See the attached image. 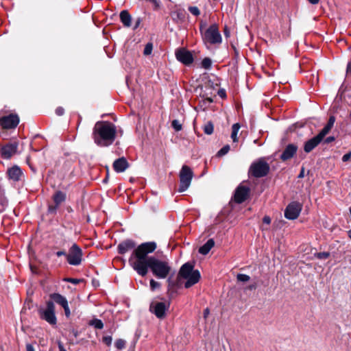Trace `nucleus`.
Returning a JSON list of instances; mask_svg holds the SVG:
<instances>
[{
	"mask_svg": "<svg viewBox=\"0 0 351 351\" xmlns=\"http://www.w3.org/2000/svg\"><path fill=\"white\" fill-rule=\"evenodd\" d=\"M150 287L152 291L158 289L160 287V283L154 280V279L150 280Z\"/></svg>",
	"mask_w": 351,
	"mask_h": 351,
	"instance_id": "36",
	"label": "nucleus"
},
{
	"mask_svg": "<svg viewBox=\"0 0 351 351\" xmlns=\"http://www.w3.org/2000/svg\"><path fill=\"white\" fill-rule=\"evenodd\" d=\"M214 130V126L212 122L209 121L204 126V132L206 134H213Z\"/></svg>",
	"mask_w": 351,
	"mask_h": 351,
	"instance_id": "29",
	"label": "nucleus"
},
{
	"mask_svg": "<svg viewBox=\"0 0 351 351\" xmlns=\"http://www.w3.org/2000/svg\"><path fill=\"white\" fill-rule=\"evenodd\" d=\"M89 325L95 327L97 329H102L104 324L101 319H93L89 322Z\"/></svg>",
	"mask_w": 351,
	"mask_h": 351,
	"instance_id": "28",
	"label": "nucleus"
},
{
	"mask_svg": "<svg viewBox=\"0 0 351 351\" xmlns=\"http://www.w3.org/2000/svg\"><path fill=\"white\" fill-rule=\"evenodd\" d=\"M217 94L221 98H226V90L223 88H221V89L218 90Z\"/></svg>",
	"mask_w": 351,
	"mask_h": 351,
	"instance_id": "41",
	"label": "nucleus"
},
{
	"mask_svg": "<svg viewBox=\"0 0 351 351\" xmlns=\"http://www.w3.org/2000/svg\"><path fill=\"white\" fill-rule=\"evenodd\" d=\"M215 241L213 239H210L207 242L199 248V252L201 254L206 255L210 250L214 247Z\"/></svg>",
	"mask_w": 351,
	"mask_h": 351,
	"instance_id": "24",
	"label": "nucleus"
},
{
	"mask_svg": "<svg viewBox=\"0 0 351 351\" xmlns=\"http://www.w3.org/2000/svg\"><path fill=\"white\" fill-rule=\"evenodd\" d=\"M49 297L51 299L50 301L60 304L64 308L66 317H69L71 315V311L66 298L60 293H56L50 294Z\"/></svg>",
	"mask_w": 351,
	"mask_h": 351,
	"instance_id": "11",
	"label": "nucleus"
},
{
	"mask_svg": "<svg viewBox=\"0 0 351 351\" xmlns=\"http://www.w3.org/2000/svg\"><path fill=\"white\" fill-rule=\"evenodd\" d=\"M64 113V109L62 107H58L56 110V114L58 116H62Z\"/></svg>",
	"mask_w": 351,
	"mask_h": 351,
	"instance_id": "42",
	"label": "nucleus"
},
{
	"mask_svg": "<svg viewBox=\"0 0 351 351\" xmlns=\"http://www.w3.org/2000/svg\"><path fill=\"white\" fill-rule=\"evenodd\" d=\"M8 176L9 179L16 182L21 180L23 176V172L19 167L15 165L8 169Z\"/></svg>",
	"mask_w": 351,
	"mask_h": 351,
	"instance_id": "19",
	"label": "nucleus"
},
{
	"mask_svg": "<svg viewBox=\"0 0 351 351\" xmlns=\"http://www.w3.org/2000/svg\"><path fill=\"white\" fill-rule=\"evenodd\" d=\"M189 10L190 11V12L192 14H193L195 16H198L200 14V11H199V8L196 6L189 7Z\"/></svg>",
	"mask_w": 351,
	"mask_h": 351,
	"instance_id": "37",
	"label": "nucleus"
},
{
	"mask_svg": "<svg viewBox=\"0 0 351 351\" xmlns=\"http://www.w3.org/2000/svg\"><path fill=\"white\" fill-rule=\"evenodd\" d=\"M170 306L169 302H153L149 306V311L156 317L160 319H162L166 316V312Z\"/></svg>",
	"mask_w": 351,
	"mask_h": 351,
	"instance_id": "8",
	"label": "nucleus"
},
{
	"mask_svg": "<svg viewBox=\"0 0 351 351\" xmlns=\"http://www.w3.org/2000/svg\"><path fill=\"white\" fill-rule=\"evenodd\" d=\"M157 247L154 241L143 243L131 254L129 263L137 274L145 276L149 269L153 275L159 279L166 278L171 271L168 259H160L154 256H149Z\"/></svg>",
	"mask_w": 351,
	"mask_h": 351,
	"instance_id": "1",
	"label": "nucleus"
},
{
	"mask_svg": "<svg viewBox=\"0 0 351 351\" xmlns=\"http://www.w3.org/2000/svg\"><path fill=\"white\" fill-rule=\"evenodd\" d=\"M66 282H71L72 284H74V285H77L82 280L80 279H77V278H66L64 280Z\"/></svg>",
	"mask_w": 351,
	"mask_h": 351,
	"instance_id": "40",
	"label": "nucleus"
},
{
	"mask_svg": "<svg viewBox=\"0 0 351 351\" xmlns=\"http://www.w3.org/2000/svg\"><path fill=\"white\" fill-rule=\"evenodd\" d=\"M180 187L179 192L185 191L190 186L193 173L192 169L187 165H183L180 171Z\"/></svg>",
	"mask_w": 351,
	"mask_h": 351,
	"instance_id": "4",
	"label": "nucleus"
},
{
	"mask_svg": "<svg viewBox=\"0 0 351 351\" xmlns=\"http://www.w3.org/2000/svg\"><path fill=\"white\" fill-rule=\"evenodd\" d=\"M350 157H351V152L343 155V156L342 157V160L343 162H346L350 160Z\"/></svg>",
	"mask_w": 351,
	"mask_h": 351,
	"instance_id": "43",
	"label": "nucleus"
},
{
	"mask_svg": "<svg viewBox=\"0 0 351 351\" xmlns=\"http://www.w3.org/2000/svg\"><path fill=\"white\" fill-rule=\"evenodd\" d=\"M26 350L27 351H35L34 348L32 344H27Z\"/></svg>",
	"mask_w": 351,
	"mask_h": 351,
	"instance_id": "48",
	"label": "nucleus"
},
{
	"mask_svg": "<svg viewBox=\"0 0 351 351\" xmlns=\"http://www.w3.org/2000/svg\"><path fill=\"white\" fill-rule=\"evenodd\" d=\"M187 278H184L186 281L184 284L185 288H189L197 283L200 279V273L198 270H194L192 273H191Z\"/></svg>",
	"mask_w": 351,
	"mask_h": 351,
	"instance_id": "18",
	"label": "nucleus"
},
{
	"mask_svg": "<svg viewBox=\"0 0 351 351\" xmlns=\"http://www.w3.org/2000/svg\"><path fill=\"white\" fill-rule=\"evenodd\" d=\"M250 189L248 186L240 184L236 189L234 199L238 204L243 203L249 196Z\"/></svg>",
	"mask_w": 351,
	"mask_h": 351,
	"instance_id": "12",
	"label": "nucleus"
},
{
	"mask_svg": "<svg viewBox=\"0 0 351 351\" xmlns=\"http://www.w3.org/2000/svg\"><path fill=\"white\" fill-rule=\"evenodd\" d=\"M120 19L125 27H129L131 25L132 16L127 10H122L120 12Z\"/></svg>",
	"mask_w": 351,
	"mask_h": 351,
	"instance_id": "23",
	"label": "nucleus"
},
{
	"mask_svg": "<svg viewBox=\"0 0 351 351\" xmlns=\"http://www.w3.org/2000/svg\"><path fill=\"white\" fill-rule=\"evenodd\" d=\"M59 349H60V351H66V350L64 348L63 346H62V345H61V344H59Z\"/></svg>",
	"mask_w": 351,
	"mask_h": 351,
	"instance_id": "55",
	"label": "nucleus"
},
{
	"mask_svg": "<svg viewBox=\"0 0 351 351\" xmlns=\"http://www.w3.org/2000/svg\"><path fill=\"white\" fill-rule=\"evenodd\" d=\"M17 149V145L15 144H8L5 145L1 149V156L5 159L10 158L13 154H14Z\"/></svg>",
	"mask_w": 351,
	"mask_h": 351,
	"instance_id": "20",
	"label": "nucleus"
},
{
	"mask_svg": "<svg viewBox=\"0 0 351 351\" xmlns=\"http://www.w3.org/2000/svg\"><path fill=\"white\" fill-rule=\"evenodd\" d=\"M240 128L241 125L238 123L233 124L232 126L231 138L234 143H237L239 141L237 134Z\"/></svg>",
	"mask_w": 351,
	"mask_h": 351,
	"instance_id": "27",
	"label": "nucleus"
},
{
	"mask_svg": "<svg viewBox=\"0 0 351 351\" xmlns=\"http://www.w3.org/2000/svg\"><path fill=\"white\" fill-rule=\"evenodd\" d=\"M171 126L176 131H180L182 130V125L179 121L175 119L171 122Z\"/></svg>",
	"mask_w": 351,
	"mask_h": 351,
	"instance_id": "35",
	"label": "nucleus"
},
{
	"mask_svg": "<svg viewBox=\"0 0 351 351\" xmlns=\"http://www.w3.org/2000/svg\"><path fill=\"white\" fill-rule=\"evenodd\" d=\"M19 117L16 114H10L0 119V125L3 129H14L19 125Z\"/></svg>",
	"mask_w": 351,
	"mask_h": 351,
	"instance_id": "10",
	"label": "nucleus"
},
{
	"mask_svg": "<svg viewBox=\"0 0 351 351\" xmlns=\"http://www.w3.org/2000/svg\"><path fill=\"white\" fill-rule=\"evenodd\" d=\"M335 121V117H330L328 123L324 126V128L320 131L319 133L325 137V136L330 132L331 128L333 127Z\"/></svg>",
	"mask_w": 351,
	"mask_h": 351,
	"instance_id": "25",
	"label": "nucleus"
},
{
	"mask_svg": "<svg viewBox=\"0 0 351 351\" xmlns=\"http://www.w3.org/2000/svg\"><path fill=\"white\" fill-rule=\"evenodd\" d=\"M269 171V165L263 159L252 163L250 168V173L255 178L265 176Z\"/></svg>",
	"mask_w": 351,
	"mask_h": 351,
	"instance_id": "5",
	"label": "nucleus"
},
{
	"mask_svg": "<svg viewBox=\"0 0 351 351\" xmlns=\"http://www.w3.org/2000/svg\"><path fill=\"white\" fill-rule=\"evenodd\" d=\"M65 199H66V193H65L60 191H56L53 196V200L55 203V206H49L48 212L50 213H56L57 208L62 202H64L65 201Z\"/></svg>",
	"mask_w": 351,
	"mask_h": 351,
	"instance_id": "14",
	"label": "nucleus"
},
{
	"mask_svg": "<svg viewBox=\"0 0 351 351\" xmlns=\"http://www.w3.org/2000/svg\"><path fill=\"white\" fill-rule=\"evenodd\" d=\"M136 248V243L133 240L126 239L119 244L118 252L121 254H124L131 250L134 252Z\"/></svg>",
	"mask_w": 351,
	"mask_h": 351,
	"instance_id": "16",
	"label": "nucleus"
},
{
	"mask_svg": "<svg viewBox=\"0 0 351 351\" xmlns=\"http://www.w3.org/2000/svg\"><path fill=\"white\" fill-rule=\"evenodd\" d=\"M194 271L193 265L190 263H184L179 271V276L184 278L189 277L188 276Z\"/></svg>",
	"mask_w": 351,
	"mask_h": 351,
	"instance_id": "22",
	"label": "nucleus"
},
{
	"mask_svg": "<svg viewBox=\"0 0 351 351\" xmlns=\"http://www.w3.org/2000/svg\"><path fill=\"white\" fill-rule=\"evenodd\" d=\"M237 280L240 282H247L250 280V277L248 275L243 274H239L237 276Z\"/></svg>",
	"mask_w": 351,
	"mask_h": 351,
	"instance_id": "32",
	"label": "nucleus"
},
{
	"mask_svg": "<svg viewBox=\"0 0 351 351\" xmlns=\"http://www.w3.org/2000/svg\"><path fill=\"white\" fill-rule=\"evenodd\" d=\"M176 56L178 60L185 65H189L193 61L192 53L184 49H181L176 51Z\"/></svg>",
	"mask_w": 351,
	"mask_h": 351,
	"instance_id": "13",
	"label": "nucleus"
},
{
	"mask_svg": "<svg viewBox=\"0 0 351 351\" xmlns=\"http://www.w3.org/2000/svg\"><path fill=\"white\" fill-rule=\"evenodd\" d=\"M128 167V162L123 157L117 159L113 163V168L116 172H123Z\"/></svg>",
	"mask_w": 351,
	"mask_h": 351,
	"instance_id": "21",
	"label": "nucleus"
},
{
	"mask_svg": "<svg viewBox=\"0 0 351 351\" xmlns=\"http://www.w3.org/2000/svg\"><path fill=\"white\" fill-rule=\"evenodd\" d=\"M348 236L351 239V229L348 232Z\"/></svg>",
	"mask_w": 351,
	"mask_h": 351,
	"instance_id": "56",
	"label": "nucleus"
},
{
	"mask_svg": "<svg viewBox=\"0 0 351 351\" xmlns=\"http://www.w3.org/2000/svg\"><path fill=\"white\" fill-rule=\"evenodd\" d=\"M230 150V146L228 145L223 146L218 152L217 156H222L226 154Z\"/></svg>",
	"mask_w": 351,
	"mask_h": 351,
	"instance_id": "33",
	"label": "nucleus"
},
{
	"mask_svg": "<svg viewBox=\"0 0 351 351\" xmlns=\"http://www.w3.org/2000/svg\"><path fill=\"white\" fill-rule=\"evenodd\" d=\"M112 337L111 336H104L102 338V341L106 344L107 346H110L112 343Z\"/></svg>",
	"mask_w": 351,
	"mask_h": 351,
	"instance_id": "38",
	"label": "nucleus"
},
{
	"mask_svg": "<svg viewBox=\"0 0 351 351\" xmlns=\"http://www.w3.org/2000/svg\"><path fill=\"white\" fill-rule=\"evenodd\" d=\"M263 221L266 224H269L271 223V219L269 216H265L263 219Z\"/></svg>",
	"mask_w": 351,
	"mask_h": 351,
	"instance_id": "44",
	"label": "nucleus"
},
{
	"mask_svg": "<svg viewBox=\"0 0 351 351\" xmlns=\"http://www.w3.org/2000/svg\"><path fill=\"white\" fill-rule=\"evenodd\" d=\"M114 346L118 350H121L125 347V341L121 339H119L116 341Z\"/></svg>",
	"mask_w": 351,
	"mask_h": 351,
	"instance_id": "34",
	"label": "nucleus"
},
{
	"mask_svg": "<svg viewBox=\"0 0 351 351\" xmlns=\"http://www.w3.org/2000/svg\"><path fill=\"white\" fill-rule=\"evenodd\" d=\"M209 314H210L209 309L208 308L204 309V319H206L208 317V316L209 315Z\"/></svg>",
	"mask_w": 351,
	"mask_h": 351,
	"instance_id": "46",
	"label": "nucleus"
},
{
	"mask_svg": "<svg viewBox=\"0 0 351 351\" xmlns=\"http://www.w3.org/2000/svg\"><path fill=\"white\" fill-rule=\"evenodd\" d=\"M203 39L210 44L221 43V36L216 25H210L204 33Z\"/></svg>",
	"mask_w": 351,
	"mask_h": 351,
	"instance_id": "7",
	"label": "nucleus"
},
{
	"mask_svg": "<svg viewBox=\"0 0 351 351\" xmlns=\"http://www.w3.org/2000/svg\"><path fill=\"white\" fill-rule=\"evenodd\" d=\"M350 117H351V112H350Z\"/></svg>",
	"mask_w": 351,
	"mask_h": 351,
	"instance_id": "57",
	"label": "nucleus"
},
{
	"mask_svg": "<svg viewBox=\"0 0 351 351\" xmlns=\"http://www.w3.org/2000/svg\"><path fill=\"white\" fill-rule=\"evenodd\" d=\"M335 140V138L334 136H328L326 138L325 142L326 143H330Z\"/></svg>",
	"mask_w": 351,
	"mask_h": 351,
	"instance_id": "45",
	"label": "nucleus"
},
{
	"mask_svg": "<svg viewBox=\"0 0 351 351\" xmlns=\"http://www.w3.org/2000/svg\"><path fill=\"white\" fill-rule=\"evenodd\" d=\"M312 4H317L319 0H308Z\"/></svg>",
	"mask_w": 351,
	"mask_h": 351,
	"instance_id": "52",
	"label": "nucleus"
},
{
	"mask_svg": "<svg viewBox=\"0 0 351 351\" xmlns=\"http://www.w3.org/2000/svg\"><path fill=\"white\" fill-rule=\"evenodd\" d=\"M298 150V146L294 144H289L282 153L280 159L283 161H286L291 158L296 153Z\"/></svg>",
	"mask_w": 351,
	"mask_h": 351,
	"instance_id": "17",
	"label": "nucleus"
},
{
	"mask_svg": "<svg viewBox=\"0 0 351 351\" xmlns=\"http://www.w3.org/2000/svg\"><path fill=\"white\" fill-rule=\"evenodd\" d=\"M330 256L328 252H319L316 254L317 258L319 259H326Z\"/></svg>",
	"mask_w": 351,
	"mask_h": 351,
	"instance_id": "39",
	"label": "nucleus"
},
{
	"mask_svg": "<svg viewBox=\"0 0 351 351\" xmlns=\"http://www.w3.org/2000/svg\"><path fill=\"white\" fill-rule=\"evenodd\" d=\"M304 177V169L302 168L300 173H299L298 178H302Z\"/></svg>",
	"mask_w": 351,
	"mask_h": 351,
	"instance_id": "50",
	"label": "nucleus"
},
{
	"mask_svg": "<svg viewBox=\"0 0 351 351\" xmlns=\"http://www.w3.org/2000/svg\"><path fill=\"white\" fill-rule=\"evenodd\" d=\"M212 62L211 60L208 58H205L203 59L202 62V66L203 68L208 69L211 66Z\"/></svg>",
	"mask_w": 351,
	"mask_h": 351,
	"instance_id": "30",
	"label": "nucleus"
},
{
	"mask_svg": "<svg viewBox=\"0 0 351 351\" xmlns=\"http://www.w3.org/2000/svg\"><path fill=\"white\" fill-rule=\"evenodd\" d=\"M116 136V127L108 121H98L95 125L93 137L95 143L100 147L111 145Z\"/></svg>",
	"mask_w": 351,
	"mask_h": 351,
	"instance_id": "2",
	"label": "nucleus"
},
{
	"mask_svg": "<svg viewBox=\"0 0 351 351\" xmlns=\"http://www.w3.org/2000/svg\"><path fill=\"white\" fill-rule=\"evenodd\" d=\"M257 287L256 283L252 284L247 287V289L249 290H254Z\"/></svg>",
	"mask_w": 351,
	"mask_h": 351,
	"instance_id": "47",
	"label": "nucleus"
},
{
	"mask_svg": "<svg viewBox=\"0 0 351 351\" xmlns=\"http://www.w3.org/2000/svg\"><path fill=\"white\" fill-rule=\"evenodd\" d=\"M152 49H153L152 43H148L145 47L144 51H143L144 55H145V56L150 55L152 53Z\"/></svg>",
	"mask_w": 351,
	"mask_h": 351,
	"instance_id": "31",
	"label": "nucleus"
},
{
	"mask_svg": "<svg viewBox=\"0 0 351 351\" xmlns=\"http://www.w3.org/2000/svg\"><path fill=\"white\" fill-rule=\"evenodd\" d=\"M83 253L80 246L73 243L66 254V261L71 265H79L82 261Z\"/></svg>",
	"mask_w": 351,
	"mask_h": 351,
	"instance_id": "6",
	"label": "nucleus"
},
{
	"mask_svg": "<svg viewBox=\"0 0 351 351\" xmlns=\"http://www.w3.org/2000/svg\"><path fill=\"white\" fill-rule=\"evenodd\" d=\"M335 121V117H330L328 123L324 126V128L320 131L319 133L325 137V136L330 132L331 128L333 127Z\"/></svg>",
	"mask_w": 351,
	"mask_h": 351,
	"instance_id": "26",
	"label": "nucleus"
},
{
	"mask_svg": "<svg viewBox=\"0 0 351 351\" xmlns=\"http://www.w3.org/2000/svg\"><path fill=\"white\" fill-rule=\"evenodd\" d=\"M347 71L351 75V64L348 65Z\"/></svg>",
	"mask_w": 351,
	"mask_h": 351,
	"instance_id": "54",
	"label": "nucleus"
},
{
	"mask_svg": "<svg viewBox=\"0 0 351 351\" xmlns=\"http://www.w3.org/2000/svg\"><path fill=\"white\" fill-rule=\"evenodd\" d=\"M324 136L319 133L317 136L307 141L304 145V150L306 153L311 152L324 139Z\"/></svg>",
	"mask_w": 351,
	"mask_h": 351,
	"instance_id": "15",
	"label": "nucleus"
},
{
	"mask_svg": "<svg viewBox=\"0 0 351 351\" xmlns=\"http://www.w3.org/2000/svg\"><path fill=\"white\" fill-rule=\"evenodd\" d=\"M66 253L64 251H58L56 252L58 256H65L66 257Z\"/></svg>",
	"mask_w": 351,
	"mask_h": 351,
	"instance_id": "49",
	"label": "nucleus"
},
{
	"mask_svg": "<svg viewBox=\"0 0 351 351\" xmlns=\"http://www.w3.org/2000/svg\"><path fill=\"white\" fill-rule=\"evenodd\" d=\"M204 101H208L209 104L212 103L213 101V99L211 97H207Z\"/></svg>",
	"mask_w": 351,
	"mask_h": 351,
	"instance_id": "53",
	"label": "nucleus"
},
{
	"mask_svg": "<svg viewBox=\"0 0 351 351\" xmlns=\"http://www.w3.org/2000/svg\"><path fill=\"white\" fill-rule=\"evenodd\" d=\"M38 315L40 319L46 321L50 325L54 326L57 323V318L55 314V306L53 301H47L45 307L38 308Z\"/></svg>",
	"mask_w": 351,
	"mask_h": 351,
	"instance_id": "3",
	"label": "nucleus"
},
{
	"mask_svg": "<svg viewBox=\"0 0 351 351\" xmlns=\"http://www.w3.org/2000/svg\"><path fill=\"white\" fill-rule=\"evenodd\" d=\"M302 208V204L293 202L287 206L285 210V217L289 220H294L300 215Z\"/></svg>",
	"mask_w": 351,
	"mask_h": 351,
	"instance_id": "9",
	"label": "nucleus"
},
{
	"mask_svg": "<svg viewBox=\"0 0 351 351\" xmlns=\"http://www.w3.org/2000/svg\"><path fill=\"white\" fill-rule=\"evenodd\" d=\"M140 23H141V19H138L137 21H136V24H135L134 29L137 28L138 27Z\"/></svg>",
	"mask_w": 351,
	"mask_h": 351,
	"instance_id": "51",
	"label": "nucleus"
}]
</instances>
